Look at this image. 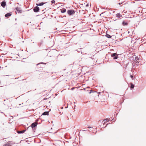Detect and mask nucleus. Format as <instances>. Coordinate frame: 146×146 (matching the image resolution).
<instances>
[{
    "instance_id": "nucleus-1",
    "label": "nucleus",
    "mask_w": 146,
    "mask_h": 146,
    "mask_svg": "<svg viewBox=\"0 0 146 146\" xmlns=\"http://www.w3.org/2000/svg\"><path fill=\"white\" fill-rule=\"evenodd\" d=\"M67 12L69 15H72L75 13V11L73 10H68Z\"/></svg>"
},
{
    "instance_id": "nucleus-2",
    "label": "nucleus",
    "mask_w": 146,
    "mask_h": 146,
    "mask_svg": "<svg viewBox=\"0 0 146 146\" xmlns=\"http://www.w3.org/2000/svg\"><path fill=\"white\" fill-rule=\"evenodd\" d=\"M117 55H118L116 53H114L111 54V56L112 57H114V59H116L118 58V57L117 56Z\"/></svg>"
},
{
    "instance_id": "nucleus-3",
    "label": "nucleus",
    "mask_w": 146,
    "mask_h": 146,
    "mask_svg": "<svg viewBox=\"0 0 146 146\" xmlns=\"http://www.w3.org/2000/svg\"><path fill=\"white\" fill-rule=\"evenodd\" d=\"M33 10L35 12H38L39 10V8L38 6H36L33 9Z\"/></svg>"
},
{
    "instance_id": "nucleus-4",
    "label": "nucleus",
    "mask_w": 146,
    "mask_h": 146,
    "mask_svg": "<svg viewBox=\"0 0 146 146\" xmlns=\"http://www.w3.org/2000/svg\"><path fill=\"white\" fill-rule=\"evenodd\" d=\"M37 123H33L31 124V127L32 128L36 126Z\"/></svg>"
},
{
    "instance_id": "nucleus-5",
    "label": "nucleus",
    "mask_w": 146,
    "mask_h": 146,
    "mask_svg": "<svg viewBox=\"0 0 146 146\" xmlns=\"http://www.w3.org/2000/svg\"><path fill=\"white\" fill-rule=\"evenodd\" d=\"M139 59L138 57H136L135 58V59L134 60V62H135L136 63H139Z\"/></svg>"
},
{
    "instance_id": "nucleus-6",
    "label": "nucleus",
    "mask_w": 146,
    "mask_h": 146,
    "mask_svg": "<svg viewBox=\"0 0 146 146\" xmlns=\"http://www.w3.org/2000/svg\"><path fill=\"white\" fill-rule=\"evenodd\" d=\"M6 4V2L4 1L2 2L1 4V6L4 8L5 7Z\"/></svg>"
},
{
    "instance_id": "nucleus-7",
    "label": "nucleus",
    "mask_w": 146,
    "mask_h": 146,
    "mask_svg": "<svg viewBox=\"0 0 146 146\" xmlns=\"http://www.w3.org/2000/svg\"><path fill=\"white\" fill-rule=\"evenodd\" d=\"M16 10L18 11V13H21V10L19 7H18L17 8H16Z\"/></svg>"
},
{
    "instance_id": "nucleus-8",
    "label": "nucleus",
    "mask_w": 146,
    "mask_h": 146,
    "mask_svg": "<svg viewBox=\"0 0 146 146\" xmlns=\"http://www.w3.org/2000/svg\"><path fill=\"white\" fill-rule=\"evenodd\" d=\"M49 112L48 111H45L43 113L42 115H48Z\"/></svg>"
},
{
    "instance_id": "nucleus-9",
    "label": "nucleus",
    "mask_w": 146,
    "mask_h": 146,
    "mask_svg": "<svg viewBox=\"0 0 146 146\" xmlns=\"http://www.w3.org/2000/svg\"><path fill=\"white\" fill-rule=\"evenodd\" d=\"M45 3H44L43 2H41L38 4H36V5L37 6H42Z\"/></svg>"
},
{
    "instance_id": "nucleus-10",
    "label": "nucleus",
    "mask_w": 146,
    "mask_h": 146,
    "mask_svg": "<svg viewBox=\"0 0 146 146\" xmlns=\"http://www.w3.org/2000/svg\"><path fill=\"white\" fill-rule=\"evenodd\" d=\"M116 16L118 18H119L122 17V15H121L119 13H118L116 15Z\"/></svg>"
},
{
    "instance_id": "nucleus-11",
    "label": "nucleus",
    "mask_w": 146,
    "mask_h": 146,
    "mask_svg": "<svg viewBox=\"0 0 146 146\" xmlns=\"http://www.w3.org/2000/svg\"><path fill=\"white\" fill-rule=\"evenodd\" d=\"M26 131V130H22L20 131H18V133H23L25 132V131Z\"/></svg>"
},
{
    "instance_id": "nucleus-12",
    "label": "nucleus",
    "mask_w": 146,
    "mask_h": 146,
    "mask_svg": "<svg viewBox=\"0 0 146 146\" xmlns=\"http://www.w3.org/2000/svg\"><path fill=\"white\" fill-rule=\"evenodd\" d=\"M66 10L65 9H63L61 10V12L62 13H64L66 12Z\"/></svg>"
},
{
    "instance_id": "nucleus-13",
    "label": "nucleus",
    "mask_w": 146,
    "mask_h": 146,
    "mask_svg": "<svg viewBox=\"0 0 146 146\" xmlns=\"http://www.w3.org/2000/svg\"><path fill=\"white\" fill-rule=\"evenodd\" d=\"M11 15V14L10 13H7L5 15V17H7L10 16Z\"/></svg>"
},
{
    "instance_id": "nucleus-14",
    "label": "nucleus",
    "mask_w": 146,
    "mask_h": 146,
    "mask_svg": "<svg viewBox=\"0 0 146 146\" xmlns=\"http://www.w3.org/2000/svg\"><path fill=\"white\" fill-rule=\"evenodd\" d=\"M130 84L131 85V88H134V85L132 83H131Z\"/></svg>"
},
{
    "instance_id": "nucleus-15",
    "label": "nucleus",
    "mask_w": 146,
    "mask_h": 146,
    "mask_svg": "<svg viewBox=\"0 0 146 146\" xmlns=\"http://www.w3.org/2000/svg\"><path fill=\"white\" fill-rule=\"evenodd\" d=\"M106 36L107 37L109 38H111V36L108 34H107Z\"/></svg>"
},
{
    "instance_id": "nucleus-16",
    "label": "nucleus",
    "mask_w": 146,
    "mask_h": 146,
    "mask_svg": "<svg viewBox=\"0 0 146 146\" xmlns=\"http://www.w3.org/2000/svg\"><path fill=\"white\" fill-rule=\"evenodd\" d=\"M122 24L123 25H127V23H125L124 21H123L122 22Z\"/></svg>"
},
{
    "instance_id": "nucleus-17",
    "label": "nucleus",
    "mask_w": 146,
    "mask_h": 146,
    "mask_svg": "<svg viewBox=\"0 0 146 146\" xmlns=\"http://www.w3.org/2000/svg\"><path fill=\"white\" fill-rule=\"evenodd\" d=\"M51 2L52 3H55V1L54 0H53L51 1Z\"/></svg>"
},
{
    "instance_id": "nucleus-18",
    "label": "nucleus",
    "mask_w": 146,
    "mask_h": 146,
    "mask_svg": "<svg viewBox=\"0 0 146 146\" xmlns=\"http://www.w3.org/2000/svg\"><path fill=\"white\" fill-rule=\"evenodd\" d=\"M9 145V144L7 143L5 144H4L3 146H8Z\"/></svg>"
},
{
    "instance_id": "nucleus-19",
    "label": "nucleus",
    "mask_w": 146,
    "mask_h": 146,
    "mask_svg": "<svg viewBox=\"0 0 146 146\" xmlns=\"http://www.w3.org/2000/svg\"><path fill=\"white\" fill-rule=\"evenodd\" d=\"M109 121V120L108 119H105L104 121Z\"/></svg>"
},
{
    "instance_id": "nucleus-20",
    "label": "nucleus",
    "mask_w": 146,
    "mask_h": 146,
    "mask_svg": "<svg viewBox=\"0 0 146 146\" xmlns=\"http://www.w3.org/2000/svg\"><path fill=\"white\" fill-rule=\"evenodd\" d=\"M130 77L132 78V79H133V76L132 75H131L130 76Z\"/></svg>"
},
{
    "instance_id": "nucleus-21",
    "label": "nucleus",
    "mask_w": 146,
    "mask_h": 146,
    "mask_svg": "<svg viewBox=\"0 0 146 146\" xmlns=\"http://www.w3.org/2000/svg\"><path fill=\"white\" fill-rule=\"evenodd\" d=\"M86 6H88V4H87V5H86Z\"/></svg>"
},
{
    "instance_id": "nucleus-22",
    "label": "nucleus",
    "mask_w": 146,
    "mask_h": 146,
    "mask_svg": "<svg viewBox=\"0 0 146 146\" xmlns=\"http://www.w3.org/2000/svg\"><path fill=\"white\" fill-rule=\"evenodd\" d=\"M103 13H102L100 14V15H101V14H103Z\"/></svg>"
},
{
    "instance_id": "nucleus-23",
    "label": "nucleus",
    "mask_w": 146,
    "mask_h": 146,
    "mask_svg": "<svg viewBox=\"0 0 146 146\" xmlns=\"http://www.w3.org/2000/svg\"><path fill=\"white\" fill-rule=\"evenodd\" d=\"M91 127H88V128H91Z\"/></svg>"
},
{
    "instance_id": "nucleus-24",
    "label": "nucleus",
    "mask_w": 146,
    "mask_h": 146,
    "mask_svg": "<svg viewBox=\"0 0 146 146\" xmlns=\"http://www.w3.org/2000/svg\"><path fill=\"white\" fill-rule=\"evenodd\" d=\"M73 88H72V90H73Z\"/></svg>"
},
{
    "instance_id": "nucleus-25",
    "label": "nucleus",
    "mask_w": 146,
    "mask_h": 146,
    "mask_svg": "<svg viewBox=\"0 0 146 146\" xmlns=\"http://www.w3.org/2000/svg\"><path fill=\"white\" fill-rule=\"evenodd\" d=\"M62 108H63V107H62L61 109H62Z\"/></svg>"
},
{
    "instance_id": "nucleus-26",
    "label": "nucleus",
    "mask_w": 146,
    "mask_h": 146,
    "mask_svg": "<svg viewBox=\"0 0 146 146\" xmlns=\"http://www.w3.org/2000/svg\"><path fill=\"white\" fill-rule=\"evenodd\" d=\"M57 132H56L55 133H56Z\"/></svg>"
},
{
    "instance_id": "nucleus-27",
    "label": "nucleus",
    "mask_w": 146,
    "mask_h": 146,
    "mask_svg": "<svg viewBox=\"0 0 146 146\" xmlns=\"http://www.w3.org/2000/svg\"><path fill=\"white\" fill-rule=\"evenodd\" d=\"M65 108H67V107H65Z\"/></svg>"
}]
</instances>
